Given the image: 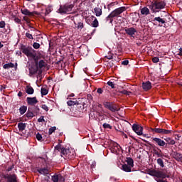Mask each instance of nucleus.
<instances>
[{
  "label": "nucleus",
  "instance_id": "nucleus-1",
  "mask_svg": "<svg viewBox=\"0 0 182 182\" xmlns=\"http://www.w3.org/2000/svg\"><path fill=\"white\" fill-rule=\"evenodd\" d=\"M15 168V164H12L6 168V173L1 174V182H19L18 175L16 173H9Z\"/></svg>",
  "mask_w": 182,
  "mask_h": 182
},
{
  "label": "nucleus",
  "instance_id": "nucleus-2",
  "mask_svg": "<svg viewBox=\"0 0 182 182\" xmlns=\"http://www.w3.org/2000/svg\"><path fill=\"white\" fill-rule=\"evenodd\" d=\"M127 11V7L122 6L113 10L106 18H105V23H110V25H113V18H120V15L123 14V12Z\"/></svg>",
  "mask_w": 182,
  "mask_h": 182
},
{
  "label": "nucleus",
  "instance_id": "nucleus-3",
  "mask_svg": "<svg viewBox=\"0 0 182 182\" xmlns=\"http://www.w3.org/2000/svg\"><path fill=\"white\" fill-rule=\"evenodd\" d=\"M55 150L60 151L61 157H63L65 160H72V159H75V152H71L70 149L63 147L60 144L55 146Z\"/></svg>",
  "mask_w": 182,
  "mask_h": 182
},
{
  "label": "nucleus",
  "instance_id": "nucleus-4",
  "mask_svg": "<svg viewBox=\"0 0 182 182\" xmlns=\"http://www.w3.org/2000/svg\"><path fill=\"white\" fill-rule=\"evenodd\" d=\"M20 50H21L23 55H26L27 58H31L36 51L35 49L32 48L31 46H25L22 44L20 48Z\"/></svg>",
  "mask_w": 182,
  "mask_h": 182
},
{
  "label": "nucleus",
  "instance_id": "nucleus-5",
  "mask_svg": "<svg viewBox=\"0 0 182 182\" xmlns=\"http://www.w3.org/2000/svg\"><path fill=\"white\" fill-rule=\"evenodd\" d=\"M150 9H151L154 12L157 9H164L166 8V2L164 1H155L154 3L149 6Z\"/></svg>",
  "mask_w": 182,
  "mask_h": 182
},
{
  "label": "nucleus",
  "instance_id": "nucleus-6",
  "mask_svg": "<svg viewBox=\"0 0 182 182\" xmlns=\"http://www.w3.org/2000/svg\"><path fill=\"white\" fill-rule=\"evenodd\" d=\"M149 132L153 134H170L172 133L173 131L165 129L163 128H150Z\"/></svg>",
  "mask_w": 182,
  "mask_h": 182
},
{
  "label": "nucleus",
  "instance_id": "nucleus-7",
  "mask_svg": "<svg viewBox=\"0 0 182 182\" xmlns=\"http://www.w3.org/2000/svg\"><path fill=\"white\" fill-rule=\"evenodd\" d=\"M103 105H104V107H105V109H108V110H109L112 113L119 112V108H117V105L116 104H114V102H104Z\"/></svg>",
  "mask_w": 182,
  "mask_h": 182
},
{
  "label": "nucleus",
  "instance_id": "nucleus-8",
  "mask_svg": "<svg viewBox=\"0 0 182 182\" xmlns=\"http://www.w3.org/2000/svg\"><path fill=\"white\" fill-rule=\"evenodd\" d=\"M72 9H73V4H65L60 5L58 11L60 14H68V12H72Z\"/></svg>",
  "mask_w": 182,
  "mask_h": 182
},
{
  "label": "nucleus",
  "instance_id": "nucleus-9",
  "mask_svg": "<svg viewBox=\"0 0 182 182\" xmlns=\"http://www.w3.org/2000/svg\"><path fill=\"white\" fill-rule=\"evenodd\" d=\"M152 141L156 146H159V147H167V143H166L164 140H162L160 138H157V137L152 138Z\"/></svg>",
  "mask_w": 182,
  "mask_h": 182
},
{
  "label": "nucleus",
  "instance_id": "nucleus-10",
  "mask_svg": "<svg viewBox=\"0 0 182 182\" xmlns=\"http://www.w3.org/2000/svg\"><path fill=\"white\" fill-rule=\"evenodd\" d=\"M124 32L127 33V35H128L131 38H134V36H136V33H137V30L134 27H130V28L126 27L124 28Z\"/></svg>",
  "mask_w": 182,
  "mask_h": 182
},
{
  "label": "nucleus",
  "instance_id": "nucleus-11",
  "mask_svg": "<svg viewBox=\"0 0 182 182\" xmlns=\"http://www.w3.org/2000/svg\"><path fill=\"white\" fill-rule=\"evenodd\" d=\"M132 130L136 132L138 136H141L143 134V127L137 124H134L132 125Z\"/></svg>",
  "mask_w": 182,
  "mask_h": 182
},
{
  "label": "nucleus",
  "instance_id": "nucleus-12",
  "mask_svg": "<svg viewBox=\"0 0 182 182\" xmlns=\"http://www.w3.org/2000/svg\"><path fill=\"white\" fill-rule=\"evenodd\" d=\"M120 149H122L120 145L116 142H114L112 146L110 148V150L112 153H114V154H119L120 153Z\"/></svg>",
  "mask_w": 182,
  "mask_h": 182
},
{
  "label": "nucleus",
  "instance_id": "nucleus-13",
  "mask_svg": "<svg viewBox=\"0 0 182 182\" xmlns=\"http://www.w3.org/2000/svg\"><path fill=\"white\" fill-rule=\"evenodd\" d=\"M26 102H27V105H28V106H35V105H36L37 103H39V101H38V99H36V97H28L26 98Z\"/></svg>",
  "mask_w": 182,
  "mask_h": 182
},
{
  "label": "nucleus",
  "instance_id": "nucleus-14",
  "mask_svg": "<svg viewBox=\"0 0 182 182\" xmlns=\"http://www.w3.org/2000/svg\"><path fill=\"white\" fill-rule=\"evenodd\" d=\"M29 109L33 112L35 116H38L39 113H41V109L38 105H33L31 107H28Z\"/></svg>",
  "mask_w": 182,
  "mask_h": 182
},
{
  "label": "nucleus",
  "instance_id": "nucleus-15",
  "mask_svg": "<svg viewBox=\"0 0 182 182\" xmlns=\"http://www.w3.org/2000/svg\"><path fill=\"white\" fill-rule=\"evenodd\" d=\"M38 70H39V68L37 65H32L31 68H29V76L30 77H32L33 75H36L38 73Z\"/></svg>",
  "mask_w": 182,
  "mask_h": 182
},
{
  "label": "nucleus",
  "instance_id": "nucleus-16",
  "mask_svg": "<svg viewBox=\"0 0 182 182\" xmlns=\"http://www.w3.org/2000/svg\"><path fill=\"white\" fill-rule=\"evenodd\" d=\"M36 171L43 176H47V174H49L50 173L49 168H48V167L38 168Z\"/></svg>",
  "mask_w": 182,
  "mask_h": 182
},
{
  "label": "nucleus",
  "instance_id": "nucleus-17",
  "mask_svg": "<svg viewBox=\"0 0 182 182\" xmlns=\"http://www.w3.org/2000/svg\"><path fill=\"white\" fill-rule=\"evenodd\" d=\"M142 88L145 92H148V90L151 89V82L150 81L142 82Z\"/></svg>",
  "mask_w": 182,
  "mask_h": 182
},
{
  "label": "nucleus",
  "instance_id": "nucleus-18",
  "mask_svg": "<svg viewBox=\"0 0 182 182\" xmlns=\"http://www.w3.org/2000/svg\"><path fill=\"white\" fill-rule=\"evenodd\" d=\"M172 156L173 157V159H175V160H176V161H181L182 160V154H180L178 152L173 151L172 153Z\"/></svg>",
  "mask_w": 182,
  "mask_h": 182
},
{
  "label": "nucleus",
  "instance_id": "nucleus-19",
  "mask_svg": "<svg viewBox=\"0 0 182 182\" xmlns=\"http://www.w3.org/2000/svg\"><path fill=\"white\" fill-rule=\"evenodd\" d=\"M25 116L27 117V119H32L35 117L36 115H34L33 112L29 108H28V111L23 115V117H25Z\"/></svg>",
  "mask_w": 182,
  "mask_h": 182
},
{
  "label": "nucleus",
  "instance_id": "nucleus-20",
  "mask_svg": "<svg viewBox=\"0 0 182 182\" xmlns=\"http://www.w3.org/2000/svg\"><path fill=\"white\" fill-rule=\"evenodd\" d=\"M154 21H156V22H159V26H163V24L166 23V18H161V17H155L154 18Z\"/></svg>",
  "mask_w": 182,
  "mask_h": 182
},
{
  "label": "nucleus",
  "instance_id": "nucleus-21",
  "mask_svg": "<svg viewBox=\"0 0 182 182\" xmlns=\"http://www.w3.org/2000/svg\"><path fill=\"white\" fill-rule=\"evenodd\" d=\"M30 58L34 60L36 66H38V64L39 63V56L36 54V51Z\"/></svg>",
  "mask_w": 182,
  "mask_h": 182
},
{
  "label": "nucleus",
  "instance_id": "nucleus-22",
  "mask_svg": "<svg viewBox=\"0 0 182 182\" xmlns=\"http://www.w3.org/2000/svg\"><path fill=\"white\" fill-rule=\"evenodd\" d=\"M46 65L48 64L45 62V60H40L38 61V64L36 66H38V69H43V68H46Z\"/></svg>",
  "mask_w": 182,
  "mask_h": 182
},
{
  "label": "nucleus",
  "instance_id": "nucleus-23",
  "mask_svg": "<svg viewBox=\"0 0 182 182\" xmlns=\"http://www.w3.org/2000/svg\"><path fill=\"white\" fill-rule=\"evenodd\" d=\"M127 166H129L130 167H134V161H133V159L130 157H127Z\"/></svg>",
  "mask_w": 182,
  "mask_h": 182
},
{
  "label": "nucleus",
  "instance_id": "nucleus-24",
  "mask_svg": "<svg viewBox=\"0 0 182 182\" xmlns=\"http://www.w3.org/2000/svg\"><path fill=\"white\" fill-rule=\"evenodd\" d=\"M132 166H130L127 164L122 165V170L123 171H125L126 173H130L132 171Z\"/></svg>",
  "mask_w": 182,
  "mask_h": 182
},
{
  "label": "nucleus",
  "instance_id": "nucleus-25",
  "mask_svg": "<svg viewBox=\"0 0 182 182\" xmlns=\"http://www.w3.org/2000/svg\"><path fill=\"white\" fill-rule=\"evenodd\" d=\"M18 129L19 132H23L26 129V124L23 122H19L18 124Z\"/></svg>",
  "mask_w": 182,
  "mask_h": 182
},
{
  "label": "nucleus",
  "instance_id": "nucleus-26",
  "mask_svg": "<svg viewBox=\"0 0 182 182\" xmlns=\"http://www.w3.org/2000/svg\"><path fill=\"white\" fill-rule=\"evenodd\" d=\"M94 12L96 16H102V14H103V12L102 11V9L99 7H95L94 9Z\"/></svg>",
  "mask_w": 182,
  "mask_h": 182
},
{
  "label": "nucleus",
  "instance_id": "nucleus-27",
  "mask_svg": "<svg viewBox=\"0 0 182 182\" xmlns=\"http://www.w3.org/2000/svg\"><path fill=\"white\" fill-rule=\"evenodd\" d=\"M141 15H150V10L147 7H144L141 9Z\"/></svg>",
  "mask_w": 182,
  "mask_h": 182
},
{
  "label": "nucleus",
  "instance_id": "nucleus-28",
  "mask_svg": "<svg viewBox=\"0 0 182 182\" xmlns=\"http://www.w3.org/2000/svg\"><path fill=\"white\" fill-rule=\"evenodd\" d=\"M21 14H23V15H26L27 16H33V13L29 11V10H28L26 9H21Z\"/></svg>",
  "mask_w": 182,
  "mask_h": 182
},
{
  "label": "nucleus",
  "instance_id": "nucleus-29",
  "mask_svg": "<svg viewBox=\"0 0 182 182\" xmlns=\"http://www.w3.org/2000/svg\"><path fill=\"white\" fill-rule=\"evenodd\" d=\"M95 19V16H88L85 18L86 23L87 25H90L92 26V23L93 22V20Z\"/></svg>",
  "mask_w": 182,
  "mask_h": 182
},
{
  "label": "nucleus",
  "instance_id": "nucleus-30",
  "mask_svg": "<svg viewBox=\"0 0 182 182\" xmlns=\"http://www.w3.org/2000/svg\"><path fill=\"white\" fill-rule=\"evenodd\" d=\"M34 92L35 90H33V87L31 86L26 87V93H27V95H33Z\"/></svg>",
  "mask_w": 182,
  "mask_h": 182
},
{
  "label": "nucleus",
  "instance_id": "nucleus-31",
  "mask_svg": "<svg viewBox=\"0 0 182 182\" xmlns=\"http://www.w3.org/2000/svg\"><path fill=\"white\" fill-rule=\"evenodd\" d=\"M165 141H166V144H171V145H174L176 144V141L174 139L170 138V137H166L164 139Z\"/></svg>",
  "mask_w": 182,
  "mask_h": 182
},
{
  "label": "nucleus",
  "instance_id": "nucleus-32",
  "mask_svg": "<svg viewBox=\"0 0 182 182\" xmlns=\"http://www.w3.org/2000/svg\"><path fill=\"white\" fill-rule=\"evenodd\" d=\"M158 172L159 171L156 170H149L147 174H149V176H152V177H155V178H157Z\"/></svg>",
  "mask_w": 182,
  "mask_h": 182
},
{
  "label": "nucleus",
  "instance_id": "nucleus-33",
  "mask_svg": "<svg viewBox=\"0 0 182 182\" xmlns=\"http://www.w3.org/2000/svg\"><path fill=\"white\" fill-rule=\"evenodd\" d=\"M18 110L20 114H25V113H26V111L28 110V107L23 105L19 108Z\"/></svg>",
  "mask_w": 182,
  "mask_h": 182
},
{
  "label": "nucleus",
  "instance_id": "nucleus-34",
  "mask_svg": "<svg viewBox=\"0 0 182 182\" xmlns=\"http://www.w3.org/2000/svg\"><path fill=\"white\" fill-rule=\"evenodd\" d=\"M91 26H92V28H97L99 26V21H97L96 17L94 18Z\"/></svg>",
  "mask_w": 182,
  "mask_h": 182
},
{
  "label": "nucleus",
  "instance_id": "nucleus-35",
  "mask_svg": "<svg viewBox=\"0 0 182 182\" xmlns=\"http://www.w3.org/2000/svg\"><path fill=\"white\" fill-rule=\"evenodd\" d=\"M154 153L157 157H163V152L160 149L159 151L156 149H154Z\"/></svg>",
  "mask_w": 182,
  "mask_h": 182
},
{
  "label": "nucleus",
  "instance_id": "nucleus-36",
  "mask_svg": "<svg viewBox=\"0 0 182 182\" xmlns=\"http://www.w3.org/2000/svg\"><path fill=\"white\" fill-rule=\"evenodd\" d=\"M15 65L13 63H9L3 65L4 69H11V68H14Z\"/></svg>",
  "mask_w": 182,
  "mask_h": 182
},
{
  "label": "nucleus",
  "instance_id": "nucleus-37",
  "mask_svg": "<svg viewBox=\"0 0 182 182\" xmlns=\"http://www.w3.org/2000/svg\"><path fill=\"white\" fill-rule=\"evenodd\" d=\"M53 11V8L52 7V6H48L46 9L45 16H46L47 15H49V14H50V12H52Z\"/></svg>",
  "mask_w": 182,
  "mask_h": 182
},
{
  "label": "nucleus",
  "instance_id": "nucleus-38",
  "mask_svg": "<svg viewBox=\"0 0 182 182\" xmlns=\"http://www.w3.org/2000/svg\"><path fill=\"white\" fill-rule=\"evenodd\" d=\"M75 25H77V29H83L85 28V26L82 23V21H80L77 23L74 21Z\"/></svg>",
  "mask_w": 182,
  "mask_h": 182
},
{
  "label": "nucleus",
  "instance_id": "nucleus-39",
  "mask_svg": "<svg viewBox=\"0 0 182 182\" xmlns=\"http://www.w3.org/2000/svg\"><path fill=\"white\" fill-rule=\"evenodd\" d=\"M41 93L42 96H46V95H48V91L46 89V87H41Z\"/></svg>",
  "mask_w": 182,
  "mask_h": 182
},
{
  "label": "nucleus",
  "instance_id": "nucleus-40",
  "mask_svg": "<svg viewBox=\"0 0 182 182\" xmlns=\"http://www.w3.org/2000/svg\"><path fill=\"white\" fill-rule=\"evenodd\" d=\"M157 164H159V166H160V167H164V162L163 161V159H157Z\"/></svg>",
  "mask_w": 182,
  "mask_h": 182
},
{
  "label": "nucleus",
  "instance_id": "nucleus-41",
  "mask_svg": "<svg viewBox=\"0 0 182 182\" xmlns=\"http://www.w3.org/2000/svg\"><path fill=\"white\" fill-rule=\"evenodd\" d=\"M52 181L59 182V175H54L52 176Z\"/></svg>",
  "mask_w": 182,
  "mask_h": 182
},
{
  "label": "nucleus",
  "instance_id": "nucleus-42",
  "mask_svg": "<svg viewBox=\"0 0 182 182\" xmlns=\"http://www.w3.org/2000/svg\"><path fill=\"white\" fill-rule=\"evenodd\" d=\"M13 20L14 21V22L16 23H19L20 25L22 24L21 20L19 18H18V17H13Z\"/></svg>",
  "mask_w": 182,
  "mask_h": 182
},
{
  "label": "nucleus",
  "instance_id": "nucleus-43",
  "mask_svg": "<svg viewBox=\"0 0 182 182\" xmlns=\"http://www.w3.org/2000/svg\"><path fill=\"white\" fill-rule=\"evenodd\" d=\"M119 93H122V95H126L127 96H129L130 94H132V92L124 90L122 91H120Z\"/></svg>",
  "mask_w": 182,
  "mask_h": 182
},
{
  "label": "nucleus",
  "instance_id": "nucleus-44",
  "mask_svg": "<svg viewBox=\"0 0 182 182\" xmlns=\"http://www.w3.org/2000/svg\"><path fill=\"white\" fill-rule=\"evenodd\" d=\"M102 127H103L104 129H112V127L110 124H107V123H104V124H102Z\"/></svg>",
  "mask_w": 182,
  "mask_h": 182
},
{
  "label": "nucleus",
  "instance_id": "nucleus-45",
  "mask_svg": "<svg viewBox=\"0 0 182 182\" xmlns=\"http://www.w3.org/2000/svg\"><path fill=\"white\" fill-rule=\"evenodd\" d=\"M55 130H56V127H50L48 129V134L50 136V134H52V133H54Z\"/></svg>",
  "mask_w": 182,
  "mask_h": 182
},
{
  "label": "nucleus",
  "instance_id": "nucleus-46",
  "mask_svg": "<svg viewBox=\"0 0 182 182\" xmlns=\"http://www.w3.org/2000/svg\"><path fill=\"white\" fill-rule=\"evenodd\" d=\"M30 31H28L27 33H26V38H28V39H33V36L29 33Z\"/></svg>",
  "mask_w": 182,
  "mask_h": 182
},
{
  "label": "nucleus",
  "instance_id": "nucleus-47",
  "mask_svg": "<svg viewBox=\"0 0 182 182\" xmlns=\"http://www.w3.org/2000/svg\"><path fill=\"white\" fill-rule=\"evenodd\" d=\"M33 48H34V49H39L41 48V44H39L38 43H33Z\"/></svg>",
  "mask_w": 182,
  "mask_h": 182
},
{
  "label": "nucleus",
  "instance_id": "nucleus-48",
  "mask_svg": "<svg viewBox=\"0 0 182 182\" xmlns=\"http://www.w3.org/2000/svg\"><path fill=\"white\" fill-rule=\"evenodd\" d=\"M67 105L68 106H75V105H76V102L70 100L67 102Z\"/></svg>",
  "mask_w": 182,
  "mask_h": 182
},
{
  "label": "nucleus",
  "instance_id": "nucleus-49",
  "mask_svg": "<svg viewBox=\"0 0 182 182\" xmlns=\"http://www.w3.org/2000/svg\"><path fill=\"white\" fill-rule=\"evenodd\" d=\"M107 85L108 86H110V87H112V89H114V82H112V81H108L107 82Z\"/></svg>",
  "mask_w": 182,
  "mask_h": 182
},
{
  "label": "nucleus",
  "instance_id": "nucleus-50",
  "mask_svg": "<svg viewBox=\"0 0 182 182\" xmlns=\"http://www.w3.org/2000/svg\"><path fill=\"white\" fill-rule=\"evenodd\" d=\"M36 137L37 140H38V141H41L42 140V134H41L40 133H38L36 135Z\"/></svg>",
  "mask_w": 182,
  "mask_h": 182
},
{
  "label": "nucleus",
  "instance_id": "nucleus-51",
  "mask_svg": "<svg viewBox=\"0 0 182 182\" xmlns=\"http://www.w3.org/2000/svg\"><path fill=\"white\" fill-rule=\"evenodd\" d=\"M38 123H43L45 122V118L43 116L40 117V118L38 119Z\"/></svg>",
  "mask_w": 182,
  "mask_h": 182
},
{
  "label": "nucleus",
  "instance_id": "nucleus-52",
  "mask_svg": "<svg viewBox=\"0 0 182 182\" xmlns=\"http://www.w3.org/2000/svg\"><path fill=\"white\" fill-rule=\"evenodd\" d=\"M41 108H43V110H45L46 112H48L49 111V107H48V106L46 105H41Z\"/></svg>",
  "mask_w": 182,
  "mask_h": 182
},
{
  "label": "nucleus",
  "instance_id": "nucleus-53",
  "mask_svg": "<svg viewBox=\"0 0 182 182\" xmlns=\"http://www.w3.org/2000/svg\"><path fill=\"white\" fill-rule=\"evenodd\" d=\"M6 25V23H5V21H0V28H5Z\"/></svg>",
  "mask_w": 182,
  "mask_h": 182
},
{
  "label": "nucleus",
  "instance_id": "nucleus-54",
  "mask_svg": "<svg viewBox=\"0 0 182 182\" xmlns=\"http://www.w3.org/2000/svg\"><path fill=\"white\" fill-rule=\"evenodd\" d=\"M159 59L158 57H154V58H152V62H153L154 63H159Z\"/></svg>",
  "mask_w": 182,
  "mask_h": 182
},
{
  "label": "nucleus",
  "instance_id": "nucleus-55",
  "mask_svg": "<svg viewBox=\"0 0 182 182\" xmlns=\"http://www.w3.org/2000/svg\"><path fill=\"white\" fill-rule=\"evenodd\" d=\"M58 177H59L58 182H63V181H65V178H63V176H62L60 174L58 175Z\"/></svg>",
  "mask_w": 182,
  "mask_h": 182
},
{
  "label": "nucleus",
  "instance_id": "nucleus-56",
  "mask_svg": "<svg viewBox=\"0 0 182 182\" xmlns=\"http://www.w3.org/2000/svg\"><path fill=\"white\" fill-rule=\"evenodd\" d=\"M122 65H124V66H127V65H129V60H125L122 61Z\"/></svg>",
  "mask_w": 182,
  "mask_h": 182
},
{
  "label": "nucleus",
  "instance_id": "nucleus-57",
  "mask_svg": "<svg viewBox=\"0 0 182 182\" xmlns=\"http://www.w3.org/2000/svg\"><path fill=\"white\" fill-rule=\"evenodd\" d=\"M91 168H96V162L93 161L91 164Z\"/></svg>",
  "mask_w": 182,
  "mask_h": 182
},
{
  "label": "nucleus",
  "instance_id": "nucleus-58",
  "mask_svg": "<svg viewBox=\"0 0 182 182\" xmlns=\"http://www.w3.org/2000/svg\"><path fill=\"white\" fill-rule=\"evenodd\" d=\"M87 99L88 100H93V97L92 96V95L88 94V95H87Z\"/></svg>",
  "mask_w": 182,
  "mask_h": 182
},
{
  "label": "nucleus",
  "instance_id": "nucleus-59",
  "mask_svg": "<svg viewBox=\"0 0 182 182\" xmlns=\"http://www.w3.org/2000/svg\"><path fill=\"white\" fill-rule=\"evenodd\" d=\"M97 93H99V95H102V93H103V90L102 88H98L97 90Z\"/></svg>",
  "mask_w": 182,
  "mask_h": 182
},
{
  "label": "nucleus",
  "instance_id": "nucleus-60",
  "mask_svg": "<svg viewBox=\"0 0 182 182\" xmlns=\"http://www.w3.org/2000/svg\"><path fill=\"white\" fill-rule=\"evenodd\" d=\"M108 6V9H110V8H112V6H114V2H112L109 4L107 5Z\"/></svg>",
  "mask_w": 182,
  "mask_h": 182
},
{
  "label": "nucleus",
  "instance_id": "nucleus-61",
  "mask_svg": "<svg viewBox=\"0 0 182 182\" xmlns=\"http://www.w3.org/2000/svg\"><path fill=\"white\" fill-rule=\"evenodd\" d=\"M23 21H25L27 23L29 22V20H28V17H26V16L23 17Z\"/></svg>",
  "mask_w": 182,
  "mask_h": 182
},
{
  "label": "nucleus",
  "instance_id": "nucleus-62",
  "mask_svg": "<svg viewBox=\"0 0 182 182\" xmlns=\"http://www.w3.org/2000/svg\"><path fill=\"white\" fill-rule=\"evenodd\" d=\"M178 55H179V56H182V48L179 49V53H178Z\"/></svg>",
  "mask_w": 182,
  "mask_h": 182
},
{
  "label": "nucleus",
  "instance_id": "nucleus-63",
  "mask_svg": "<svg viewBox=\"0 0 182 182\" xmlns=\"http://www.w3.org/2000/svg\"><path fill=\"white\" fill-rule=\"evenodd\" d=\"M106 58L107 59H109V60L113 59V55H107Z\"/></svg>",
  "mask_w": 182,
  "mask_h": 182
},
{
  "label": "nucleus",
  "instance_id": "nucleus-64",
  "mask_svg": "<svg viewBox=\"0 0 182 182\" xmlns=\"http://www.w3.org/2000/svg\"><path fill=\"white\" fill-rule=\"evenodd\" d=\"M23 95V93H22V92H18V97H21L22 95Z\"/></svg>",
  "mask_w": 182,
  "mask_h": 182
}]
</instances>
